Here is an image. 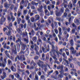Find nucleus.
<instances>
[{
	"instance_id": "nucleus-1",
	"label": "nucleus",
	"mask_w": 80,
	"mask_h": 80,
	"mask_svg": "<svg viewBox=\"0 0 80 80\" xmlns=\"http://www.w3.org/2000/svg\"><path fill=\"white\" fill-rule=\"evenodd\" d=\"M55 51H56L55 50H51V51L49 53H50L51 56H52V55H54L52 56L54 60H55V63H57V64L59 65L60 64V63L59 61H57V60H58V59H57V58H56V57H57V55H55Z\"/></svg>"
},
{
	"instance_id": "nucleus-2",
	"label": "nucleus",
	"mask_w": 80,
	"mask_h": 80,
	"mask_svg": "<svg viewBox=\"0 0 80 80\" xmlns=\"http://www.w3.org/2000/svg\"><path fill=\"white\" fill-rule=\"evenodd\" d=\"M20 42V43L21 45L22 46V50H25V49L26 48V45L24 44H23V43H22V42L21 41V39H20L18 38V40H16V43H18V42Z\"/></svg>"
},
{
	"instance_id": "nucleus-3",
	"label": "nucleus",
	"mask_w": 80,
	"mask_h": 80,
	"mask_svg": "<svg viewBox=\"0 0 80 80\" xmlns=\"http://www.w3.org/2000/svg\"><path fill=\"white\" fill-rule=\"evenodd\" d=\"M43 6L41 5L40 7H39L38 8V10L39 12V13H40L41 15H42V13H43Z\"/></svg>"
},
{
	"instance_id": "nucleus-4",
	"label": "nucleus",
	"mask_w": 80,
	"mask_h": 80,
	"mask_svg": "<svg viewBox=\"0 0 80 80\" xmlns=\"http://www.w3.org/2000/svg\"><path fill=\"white\" fill-rule=\"evenodd\" d=\"M6 21V18H4V16H2L1 19V21L0 22V24H3V23L5 22Z\"/></svg>"
},
{
	"instance_id": "nucleus-5",
	"label": "nucleus",
	"mask_w": 80,
	"mask_h": 80,
	"mask_svg": "<svg viewBox=\"0 0 80 80\" xmlns=\"http://www.w3.org/2000/svg\"><path fill=\"white\" fill-rule=\"evenodd\" d=\"M59 32V35H58V37L59 38V40L61 39V35H62V28H58Z\"/></svg>"
},
{
	"instance_id": "nucleus-6",
	"label": "nucleus",
	"mask_w": 80,
	"mask_h": 80,
	"mask_svg": "<svg viewBox=\"0 0 80 80\" xmlns=\"http://www.w3.org/2000/svg\"><path fill=\"white\" fill-rule=\"evenodd\" d=\"M12 53H14V54H17V47H16V45H14V48H13L12 50Z\"/></svg>"
},
{
	"instance_id": "nucleus-7",
	"label": "nucleus",
	"mask_w": 80,
	"mask_h": 80,
	"mask_svg": "<svg viewBox=\"0 0 80 80\" xmlns=\"http://www.w3.org/2000/svg\"><path fill=\"white\" fill-rule=\"evenodd\" d=\"M43 63V62L41 61H40V60H39V62H37L38 65L39 67H41V64L42 67H43V65L42 64Z\"/></svg>"
},
{
	"instance_id": "nucleus-8",
	"label": "nucleus",
	"mask_w": 80,
	"mask_h": 80,
	"mask_svg": "<svg viewBox=\"0 0 80 80\" xmlns=\"http://www.w3.org/2000/svg\"><path fill=\"white\" fill-rule=\"evenodd\" d=\"M3 76H1V78L2 79V80H4V78H5L7 77V74L5 72H3Z\"/></svg>"
},
{
	"instance_id": "nucleus-9",
	"label": "nucleus",
	"mask_w": 80,
	"mask_h": 80,
	"mask_svg": "<svg viewBox=\"0 0 80 80\" xmlns=\"http://www.w3.org/2000/svg\"><path fill=\"white\" fill-rule=\"evenodd\" d=\"M17 48L18 49V52H19V51L20 50V44L18 43L17 44Z\"/></svg>"
},
{
	"instance_id": "nucleus-10",
	"label": "nucleus",
	"mask_w": 80,
	"mask_h": 80,
	"mask_svg": "<svg viewBox=\"0 0 80 80\" xmlns=\"http://www.w3.org/2000/svg\"><path fill=\"white\" fill-rule=\"evenodd\" d=\"M59 12H56V15L57 17H60L62 15V13Z\"/></svg>"
},
{
	"instance_id": "nucleus-11",
	"label": "nucleus",
	"mask_w": 80,
	"mask_h": 80,
	"mask_svg": "<svg viewBox=\"0 0 80 80\" xmlns=\"http://www.w3.org/2000/svg\"><path fill=\"white\" fill-rule=\"evenodd\" d=\"M20 59L21 60H23L24 61H25V55H23L20 56Z\"/></svg>"
},
{
	"instance_id": "nucleus-12",
	"label": "nucleus",
	"mask_w": 80,
	"mask_h": 80,
	"mask_svg": "<svg viewBox=\"0 0 80 80\" xmlns=\"http://www.w3.org/2000/svg\"><path fill=\"white\" fill-rule=\"evenodd\" d=\"M72 7L73 5H72V3H69V5H68V8L70 9V10H71V9H72Z\"/></svg>"
},
{
	"instance_id": "nucleus-13",
	"label": "nucleus",
	"mask_w": 80,
	"mask_h": 80,
	"mask_svg": "<svg viewBox=\"0 0 80 80\" xmlns=\"http://www.w3.org/2000/svg\"><path fill=\"white\" fill-rule=\"evenodd\" d=\"M42 49L44 53H47V48H46L45 49L43 47H42Z\"/></svg>"
},
{
	"instance_id": "nucleus-14",
	"label": "nucleus",
	"mask_w": 80,
	"mask_h": 80,
	"mask_svg": "<svg viewBox=\"0 0 80 80\" xmlns=\"http://www.w3.org/2000/svg\"><path fill=\"white\" fill-rule=\"evenodd\" d=\"M44 12L46 15L48 16L50 15V12H48V10L47 9L45 10Z\"/></svg>"
},
{
	"instance_id": "nucleus-15",
	"label": "nucleus",
	"mask_w": 80,
	"mask_h": 80,
	"mask_svg": "<svg viewBox=\"0 0 80 80\" xmlns=\"http://www.w3.org/2000/svg\"><path fill=\"white\" fill-rule=\"evenodd\" d=\"M11 69L12 72H15L17 71L16 68H14V67L13 66H12L11 67Z\"/></svg>"
},
{
	"instance_id": "nucleus-16",
	"label": "nucleus",
	"mask_w": 80,
	"mask_h": 80,
	"mask_svg": "<svg viewBox=\"0 0 80 80\" xmlns=\"http://www.w3.org/2000/svg\"><path fill=\"white\" fill-rule=\"evenodd\" d=\"M65 10V9H64V7H62L60 10L59 12H61V13H63V12Z\"/></svg>"
},
{
	"instance_id": "nucleus-17",
	"label": "nucleus",
	"mask_w": 80,
	"mask_h": 80,
	"mask_svg": "<svg viewBox=\"0 0 80 80\" xmlns=\"http://www.w3.org/2000/svg\"><path fill=\"white\" fill-rule=\"evenodd\" d=\"M32 4V5H36V6H37V5H38V3H36V2H35L33 1H32L31 2Z\"/></svg>"
},
{
	"instance_id": "nucleus-18",
	"label": "nucleus",
	"mask_w": 80,
	"mask_h": 80,
	"mask_svg": "<svg viewBox=\"0 0 80 80\" xmlns=\"http://www.w3.org/2000/svg\"><path fill=\"white\" fill-rule=\"evenodd\" d=\"M31 65H32V64H33V66L34 67H35L36 66V65L37 64H36V63H35V62H34V61L33 60H32L31 61V62L30 63Z\"/></svg>"
},
{
	"instance_id": "nucleus-19",
	"label": "nucleus",
	"mask_w": 80,
	"mask_h": 80,
	"mask_svg": "<svg viewBox=\"0 0 80 80\" xmlns=\"http://www.w3.org/2000/svg\"><path fill=\"white\" fill-rule=\"evenodd\" d=\"M25 53L27 55H28L29 54V51H28V49L27 48L25 52Z\"/></svg>"
},
{
	"instance_id": "nucleus-20",
	"label": "nucleus",
	"mask_w": 80,
	"mask_h": 80,
	"mask_svg": "<svg viewBox=\"0 0 80 80\" xmlns=\"http://www.w3.org/2000/svg\"><path fill=\"white\" fill-rule=\"evenodd\" d=\"M8 53V51L6 50L5 51V55H6V56H7V57H8V58H10V55Z\"/></svg>"
},
{
	"instance_id": "nucleus-21",
	"label": "nucleus",
	"mask_w": 80,
	"mask_h": 80,
	"mask_svg": "<svg viewBox=\"0 0 80 80\" xmlns=\"http://www.w3.org/2000/svg\"><path fill=\"white\" fill-rule=\"evenodd\" d=\"M70 44L71 45V46L72 47H73V46L74 43H73V39L71 40L70 41Z\"/></svg>"
},
{
	"instance_id": "nucleus-22",
	"label": "nucleus",
	"mask_w": 80,
	"mask_h": 80,
	"mask_svg": "<svg viewBox=\"0 0 80 80\" xmlns=\"http://www.w3.org/2000/svg\"><path fill=\"white\" fill-rule=\"evenodd\" d=\"M37 39V37L35 36L32 38V40L34 42H36Z\"/></svg>"
},
{
	"instance_id": "nucleus-23",
	"label": "nucleus",
	"mask_w": 80,
	"mask_h": 80,
	"mask_svg": "<svg viewBox=\"0 0 80 80\" xmlns=\"http://www.w3.org/2000/svg\"><path fill=\"white\" fill-rule=\"evenodd\" d=\"M4 7L6 8H9L8 4L7 3H6L4 4Z\"/></svg>"
},
{
	"instance_id": "nucleus-24",
	"label": "nucleus",
	"mask_w": 80,
	"mask_h": 80,
	"mask_svg": "<svg viewBox=\"0 0 80 80\" xmlns=\"http://www.w3.org/2000/svg\"><path fill=\"white\" fill-rule=\"evenodd\" d=\"M35 17L36 18L37 20H38L40 19V16L38 15H36Z\"/></svg>"
},
{
	"instance_id": "nucleus-25",
	"label": "nucleus",
	"mask_w": 80,
	"mask_h": 80,
	"mask_svg": "<svg viewBox=\"0 0 80 80\" xmlns=\"http://www.w3.org/2000/svg\"><path fill=\"white\" fill-rule=\"evenodd\" d=\"M6 65L5 64V63H2L1 62L0 63V67H5Z\"/></svg>"
},
{
	"instance_id": "nucleus-26",
	"label": "nucleus",
	"mask_w": 80,
	"mask_h": 80,
	"mask_svg": "<svg viewBox=\"0 0 80 80\" xmlns=\"http://www.w3.org/2000/svg\"><path fill=\"white\" fill-rule=\"evenodd\" d=\"M74 22L75 23H78V24L80 23V21H79V20L78 19H75L74 20Z\"/></svg>"
},
{
	"instance_id": "nucleus-27",
	"label": "nucleus",
	"mask_w": 80,
	"mask_h": 80,
	"mask_svg": "<svg viewBox=\"0 0 80 80\" xmlns=\"http://www.w3.org/2000/svg\"><path fill=\"white\" fill-rule=\"evenodd\" d=\"M11 32L10 30H9L8 32L6 33L7 35H8V36H10V35H11V34H10L11 33Z\"/></svg>"
},
{
	"instance_id": "nucleus-28",
	"label": "nucleus",
	"mask_w": 80,
	"mask_h": 80,
	"mask_svg": "<svg viewBox=\"0 0 80 80\" xmlns=\"http://www.w3.org/2000/svg\"><path fill=\"white\" fill-rule=\"evenodd\" d=\"M57 69H60L62 71V70H63V66H58L57 67Z\"/></svg>"
},
{
	"instance_id": "nucleus-29",
	"label": "nucleus",
	"mask_w": 80,
	"mask_h": 80,
	"mask_svg": "<svg viewBox=\"0 0 80 80\" xmlns=\"http://www.w3.org/2000/svg\"><path fill=\"white\" fill-rule=\"evenodd\" d=\"M65 51L66 53V54L67 55H68V56L69 55V52H68V49L67 48L65 49Z\"/></svg>"
},
{
	"instance_id": "nucleus-30",
	"label": "nucleus",
	"mask_w": 80,
	"mask_h": 80,
	"mask_svg": "<svg viewBox=\"0 0 80 80\" xmlns=\"http://www.w3.org/2000/svg\"><path fill=\"white\" fill-rule=\"evenodd\" d=\"M34 80H38V76L37 74L35 75V79Z\"/></svg>"
},
{
	"instance_id": "nucleus-31",
	"label": "nucleus",
	"mask_w": 80,
	"mask_h": 80,
	"mask_svg": "<svg viewBox=\"0 0 80 80\" xmlns=\"http://www.w3.org/2000/svg\"><path fill=\"white\" fill-rule=\"evenodd\" d=\"M22 19L20 18H18L17 20H18V24H20V22H21V20Z\"/></svg>"
},
{
	"instance_id": "nucleus-32",
	"label": "nucleus",
	"mask_w": 80,
	"mask_h": 80,
	"mask_svg": "<svg viewBox=\"0 0 80 80\" xmlns=\"http://www.w3.org/2000/svg\"><path fill=\"white\" fill-rule=\"evenodd\" d=\"M72 20V18L71 17H70L68 19V21H69V22H68V25H70V23H71V21Z\"/></svg>"
},
{
	"instance_id": "nucleus-33",
	"label": "nucleus",
	"mask_w": 80,
	"mask_h": 80,
	"mask_svg": "<svg viewBox=\"0 0 80 80\" xmlns=\"http://www.w3.org/2000/svg\"><path fill=\"white\" fill-rule=\"evenodd\" d=\"M3 61H4V62H3V63H4V64L5 65H6V64H7V59L6 58H4L3 59Z\"/></svg>"
},
{
	"instance_id": "nucleus-34",
	"label": "nucleus",
	"mask_w": 80,
	"mask_h": 80,
	"mask_svg": "<svg viewBox=\"0 0 80 80\" xmlns=\"http://www.w3.org/2000/svg\"><path fill=\"white\" fill-rule=\"evenodd\" d=\"M52 49L51 50V51H50V52H52V50H55L56 51L55 52H55H56V51L55 49H53L55 48V47L54 46V45H52Z\"/></svg>"
},
{
	"instance_id": "nucleus-35",
	"label": "nucleus",
	"mask_w": 80,
	"mask_h": 80,
	"mask_svg": "<svg viewBox=\"0 0 80 80\" xmlns=\"http://www.w3.org/2000/svg\"><path fill=\"white\" fill-rule=\"evenodd\" d=\"M72 54H74V55H75L76 54V53H77V51L73 50V51L72 50Z\"/></svg>"
},
{
	"instance_id": "nucleus-36",
	"label": "nucleus",
	"mask_w": 80,
	"mask_h": 80,
	"mask_svg": "<svg viewBox=\"0 0 80 80\" xmlns=\"http://www.w3.org/2000/svg\"><path fill=\"white\" fill-rule=\"evenodd\" d=\"M39 48L38 47V46H37L34 48V49H35V50L36 51V52H37L38 51V49H38Z\"/></svg>"
},
{
	"instance_id": "nucleus-37",
	"label": "nucleus",
	"mask_w": 80,
	"mask_h": 80,
	"mask_svg": "<svg viewBox=\"0 0 80 80\" xmlns=\"http://www.w3.org/2000/svg\"><path fill=\"white\" fill-rule=\"evenodd\" d=\"M13 8H14V5L12 4L11 6V7H10L11 10H12L13 9Z\"/></svg>"
},
{
	"instance_id": "nucleus-38",
	"label": "nucleus",
	"mask_w": 80,
	"mask_h": 80,
	"mask_svg": "<svg viewBox=\"0 0 80 80\" xmlns=\"http://www.w3.org/2000/svg\"><path fill=\"white\" fill-rule=\"evenodd\" d=\"M47 47L48 48L47 49V52H49V51H50V46L49 45H47Z\"/></svg>"
},
{
	"instance_id": "nucleus-39",
	"label": "nucleus",
	"mask_w": 80,
	"mask_h": 80,
	"mask_svg": "<svg viewBox=\"0 0 80 80\" xmlns=\"http://www.w3.org/2000/svg\"><path fill=\"white\" fill-rule=\"evenodd\" d=\"M24 40L25 42H26L27 43H28V42H29V41H28V39H27L26 38L24 39Z\"/></svg>"
},
{
	"instance_id": "nucleus-40",
	"label": "nucleus",
	"mask_w": 80,
	"mask_h": 80,
	"mask_svg": "<svg viewBox=\"0 0 80 80\" xmlns=\"http://www.w3.org/2000/svg\"><path fill=\"white\" fill-rule=\"evenodd\" d=\"M8 65H10V63H11V62H12V61L10 59H8Z\"/></svg>"
},
{
	"instance_id": "nucleus-41",
	"label": "nucleus",
	"mask_w": 80,
	"mask_h": 80,
	"mask_svg": "<svg viewBox=\"0 0 80 80\" xmlns=\"http://www.w3.org/2000/svg\"><path fill=\"white\" fill-rule=\"evenodd\" d=\"M56 19L59 21V22H60L61 21V18H58V17H56Z\"/></svg>"
},
{
	"instance_id": "nucleus-42",
	"label": "nucleus",
	"mask_w": 80,
	"mask_h": 80,
	"mask_svg": "<svg viewBox=\"0 0 80 80\" xmlns=\"http://www.w3.org/2000/svg\"><path fill=\"white\" fill-rule=\"evenodd\" d=\"M16 78H20V75L18 74V73H17L16 74Z\"/></svg>"
},
{
	"instance_id": "nucleus-43",
	"label": "nucleus",
	"mask_w": 80,
	"mask_h": 80,
	"mask_svg": "<svg viewBox=\"0 0 80 80\" xmlns=\"http://www.w3.org/2000/svg\"><path fill=\"white\" fill-rule=\"evenodd\" d=\"M34 69V66H32L29 68V70H33Z\"/></svg>"
},
{
	"instance_id": "nucleus-44",
	"label": "nucleus",
	"mask_w": 80,
	"mask_h": 80,
	"mask_svg": "<svg viewBox=\"0 0 80 80\" xmlns=\"http://www.w3.org/2000/svg\"><path fill=\"white\" fill-rule=\"evenodd\" d=\"M68 37H69V34H67V36H65V38L66 39H67L68 38Z\"/></svg>"
},
{
	"instance_id": "nucleus-45",
	"label": "nucleus",
	"mask_w": 80,
	"mask_h": 80,
	"mask_svg": "<svg viewBox=\"0 0 80 80\" xmlns=\"http://www.w3.org/2000/svg\"><path fill=\"white\" fill-rule=\"evenodd\" d=\"M63 4H65V3H67L68 2L67 0H63Z\"/></svg>"
},
{
	"instance_id": "nucleus-46",
	"label": "nucleus",
	"mask_w": 80,
	"mask_h": 80,
	"mask_svg": "<svg viewBox=\"0 0 80 80\" xmlns=\"http://www.w3.org/2000/svg\"><path fill=\"white\" fill-rule=\"evenodd\" d=\"M67 15H68L67 13V12H65L64 13L63 16H64V17H67Z\"/></svg>"
},
{
	"instance_id": "nucleus-47",
	"label": "nucleus",
	"mask_w": 80,
	"mask_h": 80,
	"mask_svg": "<svg viewBox=\"0 0 80 80\" xmlns=\"http://www.w3.org/2000/svg\"><path fill=\"white\" fill-rule=\"evenodd\" d=\"M40 37L38 36V41L39 42H42V40H41V39H40Z\"/></svg>"
},
{
	"instance_id": "nucleus-48",
	"label": "nucleus",
	"mask_w": 80,
	"mask_h": 80,
	"mask_svg": "<svg viewBox=\"0 0 80 80\" xmlns=\"http://www.w3.org/2000/svg\"><path fill=\"white\" fill-rule=\"evenodd\" d=\"M64 61H65V62H66V63L68 65V64H69V63H68V60H67L65 59H64Z\"/></svg>"
},
{
	"instance_id": "nucleus-49",
	"label": "nucleus",
	"mask_w": 80,
	"mask_h": 80,
	"mask_svg": "<svg viewBox=\"0 0 80 80\" xmlns=\"http://www.w3.org/2000/svg\"><path fill=\"white\" fill-rule=\"evenodd\" d=\"M36 54H37V55H38L39 57L40 56V53H39L38 51H36Z\"/></svg>"
},
{
	"instance_id": "nucleus-50",
	"label": "nucleus",
	"mask_w": 80,
	"mask_h": 80,
	"mask_svg": "<svg viewBox=\"0 0 80 80\" xmlns=\"http://www.w3.org/2000/svg\"><path fill=\"white\" fill-rule=\"evenodd\" d=\"M31 8L32 10H34V9H35V8H36L35 7V6H31Z\"/></svg>"
},
{
	"instance_id": "nucleus-51",
	"label": "nucleus",
	"mask_w": 80,
	"mask_h": 80,
	"mask_svg": "<svg viewBox=\"0 0 80 80\" xmlns=\"http://www.w3.org/2000/svg\"><path fill=\"white\" fill-rule=\"evenodd\" d=\"M21 68H25V65L23 64L21 65Z\"/></svg>"
},
{
	"instance_id": "nucleus-52",
	"label": "nucleus",
	"mask_w": 80,
	"mask_h": 80,
	"mask_svg": "<svg viewBox=\"0 0 80 80\" xmlns=\"http://www.w3.org/2000/svg\"><path fill=\"white\" fill-rule=\"evenodd\" d=\"M31 20L32 22H34V18H31Z\"/></svg>"
},
{
	"instance_id": "nucleus-53",
	"label": "nucleus",
	"mask_w": 80,
	"mask_h": 80,
	"mask_svg": "<svg viewBox=\"0 0 80 80\" xmlns=\"http://www.w3.org/2000/svg\"><path fill=\"white\" fill-rule=\"evenodd\" d=\"M70 10H69V9H68V8H67L65 10V11L66 12H69Z\"/></svg>"
},
{
	"instance_id": "nucleus-54",
	"label": "nucleus",
	"mask_w": 80,
	"mask_h": 80,
	"mask_svg": "<svg viewBox=\"0 0 80 80\" xmlns=\"http://www.w3.org/2000/svg\"><path fill=\"white\" fill-rule=\"evenodd\" d=\"M4 48H6L7 47V43H5L3 46Z\"/></svg>"
},
{
	"instance_id": "nucleus-55",
	"label": "nucleus",
	"mask_w": 80,
	"mask_h": 80,
	"mask_svg": "<svg viewBox=\"0 0 80 80\" xmlns=\"http://www.w3.org/2000/svg\"><path fill=\"white\" fill-rule=\"evenodd\" d=\"M58 76L61 78H63V75L62 74H59Z\"/></svg>"
},
{
	"instance_id": "nucleus-56",
	"label": "nucleus",
	"mask_w": 80,
	"mask_h": 80,
	"mask_svg": "<svg viewBox=\"0 0 80 80\" xmlns=\"http://www.w3.org/2000/svg\"><path fill=\"white\" fill-rule=\"evenodd\" d=\"M72 26L73 27H74V28H75V27H77V26L75 25V23H72Z\"/></svg>"
},
{
	"instance_id": "nucleus-57",
	"label": "nucleus",
	"mask_w": 80,
	"mask_h": 80,
	"mask_svg": "<svg viewBox=\"0 0 80 80\" xmlns=\"http://www.w3.org/2000/svg\"><path fill=\"white\" fill-rule=\"evenodd\" d=\"M42 27H43V24H42L40 26V27H39V28H38L39 30H40V29H41V28H42Z\"/></svg>"
},
{
	"instance_id": "nucleus-58",
	"label": "nucleus",
	"mask_w": 80,
	"mask_h": 80,
	"mask_svg": "<svg viewBox=\"0 0 80 80\" xmlns=\"http://www.w3.org/2000/svg\"><path fill=\"white\" fill-rule=\"evenodd\" d=\"M8 20H9V21H10L11 20V18H10V17L8 16Z\"/></svg>"
},
{
	"instance_id": "nucleus-59",
	"label": "nucleus",
	"mask_w": 80,
	"mask_h": 80,
	"mask_svg": "<svg viewBox=\"0 0 80 80\" xmlns=\"http://www.w3.org/2000/svg\"><path fill=\"white\" fill-rule=\"evenodd\" d=\"M62 30L65 31V30H67V28L66 27H63L62 28Z\"/></svg>"
},
{
	"instance_id": "nucleus-60",
	"label": "nucleus",
	"mask_w": 80,
	"mask_h": 80,
	"mask_svg": "<svg viewBox=\"0 0 80 80\" xmlns=\"http://www.w3.org/2000/svg\"><path fill=\"white\" fill-rule=\"evenodd\" d=\"M21 15V12H18V17H20Z\"/></svg>"
},
{
	"instance_id": "nucleus-61",
	"label": "nucleus",
	"mask_w": 80,
	"mask_h": 80,
	"mask_svg": "<svg viewBox=\"0 0 80 80\" xmlns=\"http://www.w3.org/2000/svg\"><path fill=\"white\" fill-rule=\"evenodd\" d=\"M54 30H55V33H56V34H58V30H57V29H55Z\"/></svg>"
},
{
	"instance_id": "nucleus-62",
	"label": "nucleus",
	"mask_w": 80,
	"mask_h": 80,
	"mask_svg": "<svg viewBox=\"0 0 80 80\" xmlns=\"http://www.w3.org/2000/svg\"><path fill=\"white\" fill-rule=\"evenodd\" d=\"M34 59L35 60H37L38 59V56H36L34 57Z\"/></svg>"
},
{
	"instance_id": "nucleus-63",
	"label": "nucleus",
	"mask_w": 80,
	"mask_h": 80,
	"mask_svg": "<svg viewBox=\"0 0 80 80\" xmlns=\"http://www.w3.org/2000/svg\"><path fill=\"white\" fill-rule=\"evenodd\" d=\"M3 12L4 13L7 12V9H5L3 10Z\"/></svg>"
},
{
	"instance_id": "nucleus-64",
	"label": "nucleus",
	"mask_w": 80,
	"mask_h": 80,
	"mask_svg": "<svg viewBox=\"0 0 80 80\" xmlns=\"http://www.w3.org/2000/svg\"><path fill=\"white\" fill-rule=\"evenodd\" d=\"M9 27H12V23L10 22L9 24Z\"/></svg>"
}]
</instances>
